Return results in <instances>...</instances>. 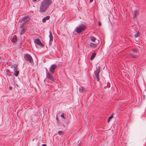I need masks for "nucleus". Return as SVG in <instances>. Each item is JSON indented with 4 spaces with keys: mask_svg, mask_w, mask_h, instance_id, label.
<instances>
[{
    "mask_svg": "<svg viewBox=\"0 0 146 146\" xmlns=\"http://www.w3.org/2000/svg\"><path fill=\"white\" fill-rule=\"evenodd\" d=\"M52 2V0H43L40 4V11L41 13L45 12Z\"/></svg>",
    "mask_w": 146,
    "mask_h": 146,
    "instance_id": "obj_1",
    "label": "nucleus"
},
{
    "mask_svg": "<svg viewBox=\"0 0 146 146\" xmlns=\"http://www.w3.org/2000/svg\"><path fill=\"white\" fill-rule=\"evenodd\" d=\"M139 54L138 50L137 48H133L130 51L126 54L127 57L129 58H135L137 57Z\"/></svg>",
    "mask_w": 146,
    "mask_h": 146,
    "instance_id": "obj_2",
    "label": "nucleus"
},
{
    "mask_svg": "<svg viewBox=\"0 0 146 146\" xmlns=\"http://www.w3.org/2000/svg\"><path fill=\"white\" fill-rule=\"evenodd\" d=\"M86 29V26L84 24H82L76 27L74 31L78 33H80L84 31Z\"/></svg>",
    "mask_w": 146,
    "mask_h": 146,
    "instance_id": "obj_3",
    "label": "nucleus"
},
{
    "mask_svg": "<svg viewBox=\"0 0 146 146\" xmlns=\"http://www.w3.org/2000/svg\"><path fill=\"white\" fill-rule=\"evenodd\" d=\"M24 58L27 61L29 62L31 64L33 62L32 56L28 53L25 54L24 56Z\"/></svg>",
    "mask_w": 146,
    "mask_h": 146,
    "instance_id": "obj_4",
    "label": "nucleus"
},
{
    "mask_svg": "<svg viewBox=\"0 0 146 146\" xmlns=\"http://www.w3.org/2000/svg\"><path fill=\"white\" fill-rule=\"evenodd\" d=\"M30 19V17L28 16H26L24 17L22 19H19V21L20 23L24 22V23L21 26V28L23 27V25H24L25 23L28 22Z\"/></svg>",
    "mask_w": 146,
    "mask_h": 146,
    "instance_id": "obj_5",
    "label": "nucleus"
},
{
    "mask_svg": "<svg viewBox=\"0 0 146 146\" xmlns=\"http://www.w3.org/2000/svg\"><path fill=\"white\" fill-rule=\"evenodd\" d=\"M100 72V66H98V68H97L96 69L94 72V75L98 81H99L100 80L99 77V75Z\"/></svg>",
    "mask_w": 146,
    "mask_h": 146,
    "instance_id": "obj_6",
    "label": "nucleus"
},
{
    "mask_svg": "<svg viewBox=\"0 0 146 146\" xmlns=\"http://www.w3.org/2000/svg\"><path fill=\"white\" fill-rule=\"evenodd\" d=\"M57 68V66L55 64H52L49 68V71L53 74L54 73L55 70Z\"/></svg>",
    "mask_w": 146,
    "mask_h": 146,
    "instance_id": "obj_7",
    "label": "nucleus"
},
{
    "mask_svg": "<svg viewBox=\"0 0 146 146\" xmlns=\"http://www.w3.org/2000/svg\"><path fill=\"white\" fill-rule=\"evenodd\" d=\"M34 42L37 45H39L41 47L44 46V44L40 41L39 38H36L35 39L34 41Z\"/></svg>",
    "mask_w": 146,
    "mask_h": 146,
    "instance_id": "obj_8",
    "label": "nucleus"
},
{
    "mask_svg": "<svg viewBox=\"0 0 146 146\" xmlns=\"http://www.w3.org/2000/svg\"><path fill=\"white\" fill-rule=\"evenodd\" d=\"M17 65L16 64H14L13 66V70L14 71V74L16 76H17L19 73V71L17 70Z\"/></svg>",
    "mask_w": 146,
    "mask_h": 146,
    "instance_id": "obj_9",
    "label": "nucleus"
},
{
    "mask_svg": "<svg viewBox=\"0 0 146 146\" xmlns=\"http://www.w3.org/2000/svg\"><path fill=\"white\" fill-rule=\"evenodd\" d=\"M46 73L47 76L48 78H49L50 80L53 81L54 80V78L53 76L52 75V74L49 72H47V69L46 68Z\"/></svg>",
    "mask_w": 146,
    "mask_h": 146,
    "instance_id": "obj_10",
    "label": "nucleus"
},
{
    "mask_svg": "<svg viewBox=\"0 0 146 146\" xmlns=\"http://www.w3.org/2000/svg\"><path fill=\"white\" fill-rule=\"evenodd\" d=\"M11 40L12 42L14 44H17V38L16 35H15L11 39Z\"/></svg>",
    "mask_w": 146,
    "mask_h": 146,
    "instance_id": "obj_11",
    "label": "nucleus"
},
{
    "mask_svg": "<svg viewBox=\"0 0 146 146\" xmlns=\"http://www.w3.org/2000/svg\"><path fill=\"white\" fill-rule=\"evenodd\" d=\"M49 37L50 38L49 39V43H50L53 40V36L52 35V33L50 31L49 32Z\"/></svg>",
    "mask_w": 146,
    "mask_h": 146,
    "instance_id": "obj_12",
    "label": "nucleus"
},
{
    "mask_svg": "<svg viewBox=\"0 0 146 146\" xmlns=\"http://www.w3.org/2000/svg\"><path fill=\"white\" fill-rule=\"evenodd\" d=\"M97 43H94L93 42H90V43L89 45L92 48H95L97 46Z\"/></svg>",
    "mask_w": 146,
    "mask_h": 146,
    "instance_id": "obj_13",
    "label": "nucleus"
},
{
    "mask_svg": "<svg viewBox=\"0 0 146 146\" xmlns=\"http://www.w3.org/2000/svg\"><path fill=\"white\" fill-rule=\"evenodd\" d=\"M50 18V16H48L46 17H44L42 19V22L43 23H45L46 20H49Z\"/></svg>",
    "mask_w": 146,
    "mask_h": 146,
    "instance_id": "obj_14",
    "label": "nucleus"
},
{
    "mask_svg": "<svg viewBox=\"0 0 146 146\" xmlns=\"http://www.w3.org/2000/svg\"><path fill=\"white\" fill-rule=\"evenodd\" d=\"M79 91L80 92H82L83 91H86V89L83 87H80L78 88Z\"/></svg>",
    "mask_w": 146,
    "mask_h": 146,
    "instance_id": "obj_15",
    "label": "nucleus"
},
{
    "mask_svg": "<svg viewBox=\"0 0 146 146\" xmlns=\"http://www.w3.org/2000/svg\"><path fill=\"white\" fill-rule=\"evenodd\" d=\"M96 53L94 52L92 53L90 56V59L91 60H93L94 57L96 56Z\"/></svg>",
    "mask_w": 146,
    "mask_h": 146,
    "instance_id": "obj_16",
    "label": "nucleus"
},
{
    "mask_svg": "<svg viewBox=\"0 0 146 146\" xmlns=\"http://www.w3.org/2000/svg\"><path fill=\"white\" fill-rule=\"evenodd\" d=\"M27 28L26 27L23 28L22 30H21V32L20 33V34L21 35H22L24 34L25 32L27 31Z\"/></svg>",
    "mask_w": 146,
    "mask_h": 146,
    "instance_id": "obj_17",
    "label": "nucleus"
},
{
    "mask_svg": "<svg viewBox=\"0 0 146 146\" xmlns=\"http://www.w3.org/2000/svg\"><path fill=\"white\" fill-rule=\"evenodd\" d=\"M134 16L133 19H135L138 15V12L137 10H134Z\"/></svg>",
    "mask_w": 146,
    "mask_h": 146,
    "instance_id": "obj_18",
    "label": "nucleus"
},
{
    "mask_svg": "<svg viewBox=\"0 0 146 146\" xmlns=\"http://www.w3.org/2000/svg\"><path fill=\"white\" fill-rule=\"evenodd\" d=\"M140 33L139 32H137V33H135L134 35L135 37V38H137L140 35Z\"/></svg>",
    "mask_w": 146,
    "mask_h": 146,
    "instance_id": "obj_19",
    "label": "nucleus"
},
{
    "mask_svg": "<svg viewBox=\"0 0 146 146\" xmlns=\"http://www.w3.org/2000/svg\"><path fill=\"white\" fill-rule=\"evenodd\" d=\"M90 39L92 41L94 42L96 40V38L93 36H91L90 37Z\"/></svg>",
    "mask_w": 146,
    "mask_h": 146,
    "instance_id": "obj_20",
    "label": "nucleus"
},
{
    "mask_svg": "<svg viewBox=\"0 0 146 146\" xmlns=\"http://www.w3.org/2000/svg\"><path fill=\"white\" fill-rule=\"evenodd\" d=\"M113 117V115H110L108 118L107 120L108 122L109 123L111 119Z\"/></svg>",
    "mask_w": 146,
    "mask_h": 146,
    "instance_id": "obj_21",
    "label": "nucleus"
},
{
    "mask_svg": "<svg viewBox=\"0 0 146 146\" xmlns=\"http://www.w3.org/2000/svg\"><path fill=\"white\" fill-rule=\"evenodd\" d=\"M58 133L60 135H62L64 134V132L61 131H58Z\"/></svg>",
    "mask_w": 146,
    "mask_h": 146,
    "instance_id": "obj_22",
    "label": "nucleus"
},
{
    "mask_svg": "<svg viewBox=\"0 0 146 146\" xmlns=\"http://www.w3.org/2000/svg\"><path fill=\"white\" fill-rule=\"evenodd\" d=\"M61 117L64 119H65V118L64 116V113H62L61 115Z\"/></svg>",
    "mask_w": 146,
    "mask_h": 146,
    "instance_id": "obj_23",
    "label": "nucleus"
},
{
    "mask_svg": "<svg viewBox=\"0 0 146 146\" xmlns=\"http://www.w3.org/2000/svg\"><path fill=\"white\" fill-rule=\"evenodd\" d=\"M40 0H33V2H35L36 1H39Z\"/></svg>",
    "mask_w": 146,
    "mask_h": 146,
    "instance_id": "obj_24",
    "label": "nucleus"
},
{
    "mask_svg": "<svg viewBox=\"0 0 146 146\" xmlns=\"http://www.w3.org/2000/svg\"><path fill=\"white\" fill-rule=\"evenodd\" d=\"M101 25V23L100 22H99L98 23V25L100 26Z\"/></svg>",
    "mask_w": 146,
    "mask_h": 146,
    "instance_id": "obj_25",
    "label": "nucleus"
},
{
    "mask_svg": "<svg viewBox=\"0 0 146 146\" xmlns=\"http://www.w3.org/2000/svg\"><path fill=\"white\" fill-rule=\"evenodd\" d=\"M42 146H46V145L45 144H43L42 145Z\"/></svg>",
    "mask_w": 146,
    "mask_h": 146,
    "instance_id": "obj_26",
    "label": "nucleus"
},
{
    "mask_svg": "<svg viewBox=\"0 0 146 146\" xmlns=\"http://www.w3.org/2000/svg\"><path fill=\"white\" fill-rule=\"evenodd\" d=\"M12 89V88L11 86L9 87V89L11 90Z\"/></svg>",
    "mask_w": 146,
    "mask_h": 146,
    "instance_id": "obj_27",
    "label": "nucleus"
},
{
    "mask_svg": "<svg viewBox=\"0 0 146 146\" xmlns=\"http://www.w3.org/2000/svg\"><path fill=\"white\" fill-rule=\"evenodd\" d=\"M93 0H90V2H92L93 1Z\"/></svg>",
    "mask_w": 146,
    "mask_h": 146,
    "instance_id": "obj_28",
    "label": "nucleus"
},
{
    "mask_svg": "<svg viewBox=\"0 0 146 146\" xmlns=\"http://www.w3.org/2000/svg\"><path fill=\"white\" fill-rule=\"evenodd\" d=\"M1 59V57H0V60Z\"/></svg>",
    "mask_w": 146,
    "mask_h": 146,
    "instance_id": "obj_29",
    "label": "nucleus"
},
{
    "mask_svg": "<svg viewBox=\"0 0 146 146\" xmlns=\"http://www.w3.org/2000/svg\"><path fill=\"white\" fill-rule=\"evenodd\" d=\"M11 75V74H9V75Z\"/></svg>",
    "mask_w": 146,
    "mask_h": 146,
    "instance_id": "obj_30",
    "label": "nucleus"
},
{
    "mask_svg": "<svg viewBox=\"0 0 146 146\" xmlns=\"http://www.w3.org/2000/svg\"><path fill=\"white\" fill-rule=\"evenodd\" d=\"M11 75V74H9V75Z\"/></svg>",
    "mask_w": 146,
    "mask_h": 146,
    "instance_id": "obj_31",
    "label": "nucleus"
},
{
    "mask_svg": "<svg viewBox=\"0 0 146 146\" xmlns=\"http://www.w3.org/2000/svg\"><path fill=\"white\" fill-rule=\"evenodd\" d=\"M11 75V74H9V75Z\"/></svg>",
    "mask_w": 146,
    "mask_h": 146,
    "instance_id": "obj_32",
    "label": "nucleus"
}]
</instances>
